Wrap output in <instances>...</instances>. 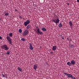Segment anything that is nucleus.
Returning <instances> with one entry per match:
<instances>
[{"label": "nucleus", "instance_id": "nucleus-5", "mask_svg": "<svg viewBox=\"0 0 79 79\" xmlns=\"http://www.w3.org/2000/svg\"><path fill=\"white\" fill-rule=\"evenodd\" d=\"M29 48L30 50H32L34 49V48H33V47H32V44L31 43L29 44Z\"/></svg>", "mask_w": 79, "mask_h": 79}, {"label": "nucleus", "instance_id": "nucleus-3", "mask_svg": "<svg viewBox=\"0 0 79 79\" xmlns=\"http://www.w3.org/2000/svg\"><path fill=\"white\" fill-rule=\"evenodd\" d=\"M29 31L27 30H25L23 33V36H26L28 34Z\"/></svg>", "mask_w": 79, "mask_h": 79}, {"label": "nucleus", "instance_id": "nucleus-12", "mask_svg": "<svg viewBox=\"0 0 79 79\" xmlns=\"http://www.w3.org/2000/svg\"><path fill=\"white\" fill-rule=\"evenodd\" d=\"M17 69H18L19 71L21 72H23V69L19 67H18L17 68Z\"/></svg>", "mask_w": 79, "mask_h": 79}, {"label": "nucleus", "instance_id": "nucleus-27", "mask_svg": "<svg viewBox=\"0 0 79 79\" xmlns=\"http://www.w3.org/2000/svg\"><path fill=\"white\" fill-rule=\"evenodd\" d=\"M70 47L71 48H73V47H74V45H71V47Z\"/></svg>", "mask_w": 79, "mask_h": 79}, {"label": "nucleus", "instance_id": "nucleus-10", "mask_svg": "<svg viewBox=\"0 0 79 79\" xmlns=\"http://www.w3.org/2000/svg\"><path fill=\"white\" fill-rule=\"evenodd\" d=\"M6 39L8 41H10V40H11V38H10V37L8 36H6Z\"/></svg>", "mask_w": 79, "mask_h": 79}, {"label": "nucleus", "instance_id": "nucleus-17", "mask_svg": "<svg viewBox=\"0 0 79 79\" xmlns=\"http://www.w3.org/2000/svg\"><path fill=\"white\" fill-rule=\"evenodd\" d=\"M31 27V25H28L27 26V29H29Z\"/></svg>", "mask_w": 79, "mask_h": 79}, {"label": "nucleus", "instance_id": "nucleus-21", "mask_svg": "<svg viewBox=\"0 0 79 79\" xmlns=\"http://www.w3.org/2000/svg\"><path fill=\"white\" fill-rule=\"evenodd\" d=\"M6 54H7V55H10V51H7L6 52Z\"/></svg>", "mask_w": 79, "mask_h": 79}, {"label": "nucleus", "instance_id": "nucleus-19", "mask_svg": "<svg viewBox=\"0 0 79 79\" xmlns=\"http://www.w3.org/2000/svg\"><path fill=\"white\" fill-rule=\"evenodd\" d=\"M21 40H22V41H23V42H24V41H26V39H24V38H22Z\"/></svg>", "mask_w": 79, "mask_h": 79}, {"label": "nucleus", "instance_id": "nucleus-25", "mask_svg": "<svg viewBox=\"0 0 79 79\" xmlns=\"http://www.w3.org/2000/svg\"><path fill=\"white\" fill-rule=\"evenodd\" d=\"M5 15L6 16H8V13H6V12H5Z\"/></svg>", "mask_w": 79, "mask_h": 79}, {"label": "nucleus", "instance_id": "nucleus-36", "mask_svg": "<svg viewBox=\"0 0 79 79\" xmlns=\"http://www.w3.org/2000/svg\"><path fill=\"white\" fill-rule=\"evenodd\" d=\"M77 2H79V0H77Z\"/></svg>", "mask_w": 79, "mask_h": 79}, {"label": "nucleus", "instance_id": "nucleus-15", "mask_svg": "<svg viewBox=\"0 0 79 79\" xmlns=\"http://www.w3.org/2000/svg\"><path fill=\"white\" fill-rule=\"evenodd\" d=\"M67 64L68 65H69V66H71L72 65V64H71V63L69 62H68L67 63Z\"/></svg>", "mask_w": 79, "mask_h": 79}, {"label": "nucleus", "instance_id": "nucleus-2", "mask_svg": "<svg viewBox=\"0 0 79 79\" xmlns=\"http://www.w3.org/2000/svg\"><path fill=\"white\" fill-rule=\"evenodd\" d=\"M52 22L55 23H56V25H57V24L60 22V20L58 18H57L56 19H53Z\"/></svg>", "mask_w": 79, "mask_h": 79}, {"label": "nucleus", "instance_id": "nucleus-6", "mask_svg": "<svg viewBox=\"0 0 79 79\" xmlns=\"http://www.w3.org/2000/svg\"><path fill=\"white\" fill-rule=\"evenodd\" d=\"M71 64H72V65H73V66H74V65H75V64L76 63V61L74 60H72L71 61Z\"/></svg>", "mask_w": 79, "mask_h": 79}, {"label": "nucleus", "instance_id": "nucleus-9", "mask_svg": "<svg viewBox=\"0 0 79 79\" xmlns=\"http://www.w3.org/2000/svg\"><path fill=\"white\" fill-rule=\"evenodd\" d=\"M56 48H57V47L56 46H53L52 47V50H53V51H55L56 50Z\"/></svg>", "mask_w": 79, "mask_h": 79}, {"label": "nucleus", "instance_id": "nucleus-7", "mask_svg": "<svg viewBox=\"0 0 79 79\" xmlns=\"http://www.w3.org/2000/svg\"><path fill=\"white\" fill-rule=\"evenodd\" d=\"M37 64H35L34 65L33 69L35 71H37Z\"/></svg>", "mask_w": 79, "mask_h": 79}, {"label": "nucleus", "instance_id": "nucleus-16", "mask_svg": "<svg viewBox=\"0 0 79 79\" xmlns=\"http://www.w3.org/2000/svg\"><path fill=\"white\" fill-rule=\"evenodd\" d=\"M9 37H13V33L11 32L9 33Z\"/></svg>", "mask_w": 79, "mask_h": 79}, {"label": "nucleus", "instance_id": "nucleus-22", "mask_svg": "<svg viewBox=\"0 0 79 79\" xmlns=\"http://www.w3.org/2000/svg\"><path fill=\"white\" fill-rule=\"evenodd\" d=\"M39 34H40V35H43V32L42 31H40L39 33Z\"/></svg>", "mask_w": 79, "mask_h": 79}, {"label": "nucleus", "instance_id": "nucleus-32", "mask_svg": "<svg viewBox=\"0 0 79 79\" xmlns=\"http://www.w3.org/2000/svg\"><path fill=\"white\" fill-rule=\"evenodd\" d=\"M0 40H2V37L0 36Z\"/></svg>", "mask_w": 79, "mask_h": 79}, {"label": "nucleus", "instance_id": "nucleus-41", "mask_svg": "<svg viewBox=\"0 0 79 79\" xmlns=\"http://www.w3.org/2000/svg\"><path fill=\"white\" fill-rule=\"evenodd\" d=\"M67 39L68 40V39H69V38H67Z\"/></svg>", "mask_w": 79, "mask_h": 79}, {"label": "nucleus", "instance_id": "nucleus-26", "mask_svg": "<svg viewBox=\"0 0 79 79\" xmlns=\"http://www.w3.org/2000/svg\"><path fill=\"white\" fill-rule=\"evenodd\" d=\"M2 77H5V76H6V74L3 75V74H2Z\"/></svg>", "mask_w": 79, "mask_h": 79}, {"label": "nucleus", "instance_id": "nucleus-23", "mask_svg": "<svg viewBox=\"0 0 79 79\" xmlns=\"http://www.w3.org/2000/svg\"><path fill=\"white\" fill-rule=\"evenodd\" d=\"M44 64H47V66H48V63L47 62H45L44 63Z\"/></svg>", "mask_w": 79, "mask_h": 79}, {"label": "nucleus", "instance_id": "nucleus-40", "mask_svg": "<svg viewBox=\"0 0 79 79\" xmlns=\"http://www.w3.org/2000/svg\"><path fill=\"white\" fill-rule=\"evenodd\" d=\"M0 20H2V19H1V18H0Z\"/></svg>", "mask_w": 79, "mask_h": 79}, {"label": "nucleus", "instance_id": "nucleus-38", "mask_svg": "<svg viewBox=\"0 0 79 79\" xmlns=\"http://www.w3.org/2000/svg\"><path fill=\"white\" fill-rule=\"evenodd\" d=\"M62 39H64V37H63V38H62Z\"/></svg>", "mask_w": 79, "mask_h": 79}, {"label": "nucleus", "instance_id": "nucleus-33", "mask_svg": "<svg viewBox=\"0 0 79 79\" xmlns=\"http://www.w3.org/2000/svg\"><path fill=\"white\" fill-rule=\"evenodd\" d=\"M51 53L52 54V55L53 54V52L51 51Z\"/></svg>", "mask_w": 79, "mask_h": 79}, {"label": "nucleus", "instance_id": "nucleus-29", "mask_svg": "<svg viewBox=\"0 0 79 79\" xmlns=\"http://www.w3.org/2000/svg\"><path fill=\"white\" fill-rule=\"evenodd\" d=\"M19 18L20 19H22V17L21 16H19Z\"/></svg>", "mask_w": 79, "mask_h": 79}, {"label": "nucleus", "instance_id": "nucleus-13", "mask_svg": "<svg viewBox=\"0 0 79 79\" xmlns=\"http://www.w3.org/2000/svg\"><path fill=\"white\" fill-rule=\"evenodd\" d=\"M41 30L42 31H43L44 32H45V31H47V29H46V28H45L44 27L41 28Z\"/></svg>", "mask_w": 79, "mask_h": 79}, {"label": "nucleus", "instance_id": "nucleus-1", "mask_svg": "<svg viewBox=\"0 0 79 79\" xmlns=\"http://www.w3.org/2000/svg\"><path fill=\"white\" fill-rule=\"evenodd\" d=\"M1 47L2 49L4 50H6V51L8 50V47L6 44H4Z\"/></svg>", "mask_w": 79, "mask_h": 79}, {"label": "nucleus", "instance_id": "nucleus-18", "mask_svg": "<svg viewBox=\"0 0 79 79\" xmlns=\"http://www.w3.org/2000/svg\"><path fill=\"white\" fill-rule=\"evenodd\" d=\"M69 23L70 26H73V23H72V22L71 21L69 22Z\"/></svg>", "mask_w": 79, "mask_h": 79}, {"label": "nucleus", "instance_id": "nucleus-14", "mask_svg": "<svg viewBox=\"0 0 79 79\" xmlns=\"http://www.w3.org/2000/svg\"><path fill=\"white\" fill-rule=\"evenodd\" d=\"M58 26L59 27H60V28H61L62 27V26H63V25H62V24H61V23H60L58 24Z\"/></svg>", "mask_w": 79, "mask_h": 79}, {"label": "nucleus", "instance_id": "nucleus-39", "mask_svg": "<svg viewBox=\"0 0 79 79\" xmlns=\"http://www.w3.org/2000/svg\"><path fill=\"white\" fill-rule=\"evenodd\" d=\"M10 44L13 45V44H12V43H11V44Z\"/></svg>", "mask_w": 79, "mask_h": 79}, {"label": "nucleus", "instance_id": "nucleus-34", "mask_svg": "<svg viewBox=\"0 0 79 79\" xmlns=\"http://www.w3.org/2000/svg\"><path fill=\"white\" fill-rule=\"evenodd\" d=\"M15 11H18V10L17 9H16L15 10Z\"/></svg>", "mask_w": 79, "mask_h": 79}, {"label": "nucleus", "instance_id": "nucleus-24", "mask_svg": "<svg viewBox=\"0 0 79 79\" xmlns=\"http://www.w3.org/2000/svg\"><path fill=\"white\" fill-rule=\"evenodd\" d=\"M8 41H9V43L10 44H11V43H12V41H11V40Z\"/></svg>", "mask_w": 79, "mask_h": 79}, {"label": "nucleus", "instance_id": "nucleus-28", "mask_svg": "<svg viewBox=\"0 0 79 79\" xmlns=\"http://www.w3.org/2000/svg\"><path fill=\"white\" fill-rule=\"evenodd\" d=\"M72 78L73 79H76V78H75V77H74L73 76H72Z\"/></svg>", "mask_w": 79, "mask_h": 79}, {"label": "nucleus", "instance_id": "nucleus-30", "mask_svg": "<svg viewBox=\"0 0 79 79\" xmlns=\"http://www.w3.org/2000/svg\"><path fill=\"white\" fill-rule=\"evenodd\" d=\"M68 40L69 41H71V39H70V38H69L68 39Z\"/></svg>", "mask_w": 79, "mask_h": 79}, {"label": "nucleus", "instance_id": "nucleus-11", "mask_svg": "<svg viewBox=\"0 0 79 79\" xmlns=\"http://www.w3.org/2000/svg\"><path fill=\"white\" fill-rule=\"evenodd\" d=\"M67 77L69 78H72L73 77V75L71 74H68V75H67Z\"/></svg>", "mask_w": 79, "mask_h": 79}, {"label": "nucleus", "instance_id": "nucleus-37", "mask_svg": "<svg viewBox=\"0 0 79 79\" xmlns=\"http://www.w3.org/2000/svg\"><path fill=\"white\" fill-rule=\"evenodd\" d=\"M65 72H64L63 73V74H65Z\"/></svg>", "mask_w": 79, "mask_h": 79}, {"label": "nucleus", "instance_id": "nucleus-35", "mask_svg": "<svg viewBox=\"0 0 79 79\" xmlns=\"http://www.w3.org/2000/svg\"><path fill=\"white\" fill-rule=\"evenodd\" d=\"M67 5H68L69 6V3H67Z\"/></svg>", "mask_w": 79, "mask_h": 79}, {"label": "nucleus", "instance_id": "nucleus-8", "mask_svg": "<svg viewBox=\"0 0 79 79\" xmlns=\"http://www.w3.org/2000/svg\"><path fill=\"white\" fill-rule=\"evenodd\" d=\"M40 32V29L39 28H38L37 30V31H36V32L37 33L38 35H39V33Z\"/></svg>", "mask_w": 79, "mask_h": 79}, {"label": "nucleus", "instance_id": "nucleus-4", "mask_svg": "<svg viewBox=\"0 0 79 79\" xmlns=\"http://www.w3.org/2000/svg\"><path fill=\"white\" fill-rule=\"evenodd\" d=\"M30 23V21L29 20H27L26 22H24V24L25 26H27L28 24H29Z\"/></svg>", "mask_w": 79, "mask_h": 79}, {"label": "nucleus", "instance_id": "nucleus-31", "mask_svg": "<svg viewBox=\"0 0 79 79\" xmlns=\"http://www.w3.org/2000/svg\"><path fill=\"white\" fill-rule=\"evenodd\" d=\"M68 73H65V75H67V76H68Z\"/></svg>", "mask_w": 79, "mask_h": 79}, {"label": "nucleus", "instance_id": "nucleus-20", "mask_svg": "<svg viewBox=\"0 0 79 79\" xmlns=\"http://www.w3.org/2000/svg\"><path fill=\"white\" fill-rule=\"evenodd\" d=\"M19 33H21L22 32V30H21V29H20L19 30Z\"/></svg>", "mask_w": 79, "mask_h": 79}]
</instances>
